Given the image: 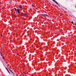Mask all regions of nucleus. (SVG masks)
Here are the masks:
<instances>
[{
	"instance_id": "obj_1",
	"label": "nucleus",
	"mask_w": 76,
	"mask_h": 76,
	"mask_svg": "<svg viewBox=\"0 0 76 76\" xmlns=\"http://www.w3.org/2000/svg\"><path fill=\"white\" fill-rule=\"evenodd\" d=\"M41 15L43 16H47V17H49V16H48V15L45 14H42Z\"/></svg>"
},
{
	"instance_id": "obj_2",
	"label": "nucleus",
	"mask_w": 76,
	"mask_h": 76,
	"mask_svg": "<svg viewBox=\"0 0 76 76\" xmlns=\"http://www.w3.org/2000/svg\"><path fill=\"white\" fill-rule=\"evenodd\" d=\"M53 1H54V2H55V3H56V4H58V5L59 6H60V5L59 4H58V3H57V2L56 1H55V0H52Z\"/></svg>"
},
{
	"instance_id": "obj_3",
	"label": "nucleus",
	"mask_w": 76,
	"mask_h": 76,
	"mask_svg": "<svg viewBox=\"0 0 76 76\" xmlns=\"http://www.w3.org/2000/svg\"><path fill=\"white\" fill-rule=\"evenodd\" d=\"M8 69L10 70V72H11V73H12L13 75H15V74L13 73V72H12V70H10V69L8 68Z\"/></svg>"
},
{
	"instance_id": "obj_4",
	"label": "nucleus",
	"mask_w": 76,
	"mask_h": 76,
	"mask_svg": "<svg viewBox=\"0 0 76 76\" xmlns=\"http://www.w3.org/2000/svg\"><path fill=\"white\" fill-rule=\"evenodd\" d=\"M17 11L18 12V13H20V12H19V9L17 10Z\"/></svg>"
},
{
	"instance_id": "obj_5",
	"label": "nucleus",
	"mask_w": 76,
	"mask_h": 76,
	"mask_svg": "<svg viewBox=\"0 0 76 76\" xmlns=\"http://www.w3.org/2000/svg\"><path fill=\"white\" fill-rule=\"evenodd\" d=\"M26 15H27V14H26V13H23V16H25Z\"/></svg>"
},
{
	"instance_id": "obj_6",
	"label": "nucleus",
	"mask_w": 76,
	"mask_h": 76,
	"mask_svg": "<svg viewBox=\"0 0 76 76\" xmlns=\"http://www.w3.org/2000/svg\"><path fill=\"white\" fill-rule=\"evenodd\" d=\"M9 3H10V4H12V0H10Z\"/></svg>"
},
{
	"instance_id": "obj_7",
	"label": "nucleus",
	"mask_w": 76,
	"mask_h": 76,
	"mask_svg": "<svg viewBox=\"0 0 76 76\" xmlns=\"http://www.w3.org/2000/svg\"><path fill=\"white\" fill-rule=\"evenodd\" d=\"M1 56L3 57V58H4V56H3L2 54H1Z\"/></svg>"
},
{
	"instance_id": "obj_8",
	"label": "nucleus",
	"mask_w": 76,
	"mask_h": 76,
	"mask_svg": "<svg viewBox=\"0 0 76 76\" xmlns=\"http://www.w3.org/2000/svg\"><path fill=\"white\" fill-rule=\"evenodd\" d=\"M14 9L15 10V12H17V9L15 8H14Z\"/></svg>"
},
{
	"instance_id": "obj_9",
	"label": "nucleus",
	"mask_w": 76,
	"mask_h": 76,
	"mask_svg": "<svg viewBox=\"0 0 76 76\" xmlns=\"http://www.w3.org/2000/svg\"><path fill=\"white\" fill-rule=\"evenodd\" d=\"M20 9H22V6L21 5L20 6Z\"/></svg>"
},
{
	"instance_id": "obj_10",
	"label": "nucleus",
	"mask_w": 76,
	"mask_h": 76,
	"mask_svg": "<svg viewBox=\"0 0 76 76\" xmlns=\"http://www.w3.org/2000/svg\"><path fill=\"white\" fill-rule=\"evenodd\" d=\"M5 68L6 70H7V71H9V70H8V69H7V67H6Z\"/></svg>"
},
{
	"instance_id": "obj_11",
	"label": "nucleus",
	"mask_w": 76,
	"mask_h": 76,
	"mask_svg": "<svg viewBox=\"0 0 76 76\" xmlns=\"http://www.w3.org/2000/svg\"><path fill=\"white\" fill-rule=\"evenodd\" d=\"M23 13L22 12V13H21V15H23Z\"/></svg>"
},
{
	"instance_id": "obj_12",
	"label": "nucleus",
	"mask_w": 76,
	"mask_h": 76,
	"mask_svg": "<svg viewBox=\"0 0 76 76\" xmlns=\"http://www.w3.org/2000/svg\"><path fill=\"white\" fill-rule=\"evenodd\" d=\"M71 23H72V24H73V21H72Z\"/></svg>"
},
{
	"instance_id": "obj_13",
	"label": "nucleus",
	"mask_w": 76,
	"mask_h": 76,
	"mask_svg": "<svg viewBox=\"0 0 76 76\" xmlns=\"http://www.w3.org/2000/svg\"><path fill=\"white\" fill-rule=\"evenodd\" d=\"M8 72L9 73H10V72H9V71H8Z\"/></svg>"
},
{
	"instance_id": "obj_14",
	"label": "nucleus",
	"mask_w": 76,
	"mask_h": 76,
	"mask_svg": "<svg viewBox=\"0 0 76 76\" xmlns=\"http://www.w3.org/2000/svg\"><path fill=\"white\" fill-rule=\"evenodd\" d=\"M23 73L25 74V75H26V74H25V72H23Z\"/></svg>"
},
{
	"instance_id": "obj_15",
	"label": "nucleus",
	"mask_w": 76,
	"mask_h": 76,
	"mask_svg": "<svg viewBox=\"0 0 76 76\" xmlns=\"http://www.w3.org/2000/svg\"><path fill=\"white\" fill-rule=\"evenodd\" d=\"M60 15L61 16H62V15Z\"/></svg>"
},
{
	"instance_id": "obj_16",
	"label": "nucleus",
	"mask_w": 76,
	"mask_h": 76,
	"mask_svg": "<svg viewBox=\"0 0 76 76\" xmlns=\"http://www.w3.org/2000/svg\"><path fill=\"white\" fill-rule=\"evenodd\" d=\"M20 16H23V15H22V14H21V15Z\"/></svg>"
},
{
	"instance_id": "obj_17",
	"label": "nucleus",
	"mask_w": 76,
	"mask_h": 76,
	"mask_svg": "<svg viewBox=\"0 0 76 76\" xmlns=\"http://www.w3.org/2000/svg\"><path fill=\"white\" fill-rule=\"evenodd\" d=\"M1 37H2V34H1Z\"/></svg>"
},
{
	"instance_id": "obj_18",
	"label": "nucleus",
	"mask_w": 76,
	"mask_h": 76,
	"mask_svg": "<svg viewBox=\"0 0 76 76\" xmlns=\"http://www.w3.org/2000/svg\"><path fill=\"white\" fill-rule=\"evenodd\" d=\"M34 74H36V72H35Z\"/></svg>"
},
{
	"instance_id": "obj_19",
	"label": "nucleus",
	"mask_w": 76,
	"mask_h": 76,
	"mask_svg": "<svg viewBox=\"0 0 76 76\" xmlns=\"http://www.w3.org/2000/svg\"><path fill=\"white\" fill-rule=\"evenodd\" d=\"M37 10H39V9H37Z\"/></svg>"
},
{
	"instance_id": "obj_20",
	"label": "nucleus",
	"mask_w": 76,
	"mask_h": 76,
	"mask_svg": "<svg viewBox=\"0 0 76 76\" xmlns=\"http://www.w3.org/2000/svg\"><path fill=\"white\" fill-rule=\"evenodd\" d=\"M73 25H74V23H73Z\"/></svg>"
}]
</instances>
